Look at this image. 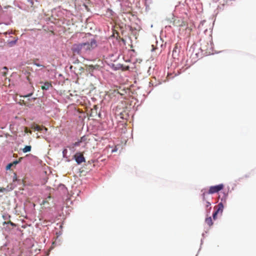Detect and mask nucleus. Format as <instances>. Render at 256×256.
<instances>
[{"label":"nucleus","instance_id":"obj_37","mask_svg":"<svg viewBox=\"0 0 256 256\" xmlns=\"http://www.w3.org/2000/svg\"><path fill=\"white\" fill-rule=\"evenodd\" d=\"M7 246V243H5V244H4V246Z\"/></svg>","mask_w":256,"mask_h":256},{"label":"nucleus","instance_id":"obj_36","mask_svg":"<svg viewBox=\"0 0 256 256\" xmlns=\"http://www.w3.org/2000/svg\"><path fill=\"white\" fill-rule=\"evenodd\" d=\"M70 159L68 158H66V162H70Z\"/></svg>","mask_w":256,"mask_h":256},{"label":"nucleus","instance_id":"obj_3","mask_svg":"<svg viewBox=\"0 0 256 256\" xmlns=\"http://www.w3.org/2000/svg\"><path fill=\"white\" fill-rule=\"evenodd\" d=\"M224 188V184H220L218 185L210 186V187L209 190H208V193L210 194L218 193L220 191L223 190Z\"/></svg>","mask_w":256,"mask_h":256},{"label":"nucleus","instance_id":"obj_14","mask_svg":"<svg viewBox=\"0 0 256 256\" xmlns=\"http://www.w3.org/2000/svg\"><path fill=\"white\" fill-rule=\"evenodd\" d=\"M32 150V146H26L24 148H22V152L24 153L30 152Z\"/></svg>","mask_w":256,"mask_h":256},{"label":"nucleus","instance_id":"obj_23","mask_svg":"<svg viewBox=\"0 0 256 256\" xmlns=\"http://www.w3.org/2000/svg\"><path fill=\"white\" fill-rule=\"evenodd\" d=\"M12 164V166H14V165L16 166L18 164L20 163V160H14L13 162H11Z\"/></svg>","mask_w":256,"mask_h":256},{"label":"nucleus","instance_id":"obj_26","mask_svg":"<svg viewBox=\"0 0 256 256\" xmlns=\"http://www.w3.org/2000/svg\"><path fill=\"white\" fill-rule=\"evenodd\" d=\"M34 64L38 67H44V66L39 63L34 62Z\"/></svg>","mask_w":256,"mask_h":256},{"label":"nucleus","instance_id":"obj_40","mask_svg":"<svg viewBox=\"0 0 256 256\" xmlns=\"http://www.w3.org/2000/svg\"><path fill=\"white\" fill-rule=\"evenodd\" d=\"M17 156V154H14V157H16Z\"/></svg>","mask_w":256,"mask_h":256},{"label":"nucleus","instance_id":"obj_28","mask_svg":"<svg viewBox=\"0 0 256 256\" xmlns=\"http://www.w3.org/2000/svg\"><path fill=\"white\" fill-rule=\"evenodd\" d=\"M17 184H20L21 183H22L23 182V180H22L20 179H19V178H18V180L16 181V182Z\"/></svg>","mask_w":256,"mask_h":256},{"label":"nucleus","instance_id":"obj_10","mask_svg":"<svg viewBox=\"0 0 256 256\" xmlns=\"http://www.w3.org/2000/svg\"><path fill=\"white\" fill-rule=\"evenodd\" d=\"M206 210L207 213V215H208L210 212L212 210L211 206V202L208 201H206Z\"/></svg>","mask_w":256,"mask_h":256},{"label":"nucleus","instance_id":"obj_2","mask_svg":"<svg viewBox=\"0 0 256 256\" xmlns=\"http://www.w3.org/2000/svg\"><path fill=\"white\" fill-rule=\"evenodd\" d=\"M72 159L75 160L77 164L78 165L86 162L84 156L80 152H76L73 156Z\"/></svg>","mask_w":256,"mask_h":256},{"label":"nucleus","instance_id":"obj_9","mask_svg":"<svg viewBox=\"0 0 256 256\" xmlns=\"http://www.w3.org/2000/svg\"><path fill=\"white\" fill-rule=\"evenodd\" d=\"M228 192H222V196L220 198V201H221L220 202L226 203L227 198H228Z\"/></svg>","mask_w":256,"mask_h":256},{"label":"nucleus","instance_id":"obj_32","mask_svg":"<svg viewBox=\"0 0 256 256\" xmlns=\"http://www.w3.org/2000/svg\"><path fill=\"white\" fill-rule=\"evenodd\" d=\"M36 130H40V126H36Z\"/></svg>","mask_w":256,"mask_h":256},{"label":"nucleus","instance_id":"obj_31","mask_svg":"<svg viewBox=\"0 0 256 256\" xmlns=\"http://www.w3.org/2000/svg\"><path fill=\"white\" fill-rule=\"evenodd\" d=\"M116 150H117L116 148H114V149L112 150V153L114 152H116Z\"/></svg>","mask_w":256,"mask_h":256},{"label":"nucleus","instance_id":"obj_38","mask_svg":"<svg viewBox=\"0 0 256 256\" xmlns=\"http://www.w3.org/2000/svg\"><path fill=\"white\" fill-rule=\"evenodd\" d=\"M202 236L203 237V238H204V233H202Z\"/></svg>","mask_w":256,"mask_h":256},{"label":"nucleus","instance_id":"obj_42","mask_svg":"<svg viewBox=\"0 0 256 256\" xmlns=\"http://www.w3.org/2000/svg\"><path fill=\"white\" fill-rule=\"evenodd\" d=\"M14 188H10L11 190H13Z\"/></svg>","mask_w":256,"mask_h":256},{"label":"nucleus","instance_id":"obj_13","mask_svg":"<svg viewBox=\"0 0 256 256\" xmlns=\"http://www.w3.org/2000/svg\"><path fill=\"white\" fill-rule=\"evenodd\" d=\"M205 222L209 226H211L213 224V222L210 216L207 218L205 220Z\"/></svg>","mask_w":256,"mask_h":256},{"label":"nucleus","instance_id":"obj_20","mask_svg":"<svg viewBox=\"0 0 256 256\" xmlns=\"http://www.w3.org/2000/svg\"><path fill=\"white\" fill-rule=\"evenodd\" d=\"M18 177H17V174L16 172H14V176H13V177H12V181L14 182H16V181L18 180Z\"/></svg>","mask_w":256,"mask_h":256},{"label":"nucleus","instance_id":"obj_17","mask_svg":"<svg viewBox=\"0 0 256 256\" xmlns=\"http://www.w3.org/2000/svg\"><path fill=\"white\" fill-rule=\"evenodd\" d=\"M68 150L66 148H64L62 150V156L64 158H67V153H68Z\"/></svg>","mask_w":256,"mask_h":256},{"label":"nucleus","instance_id":"obj_39","mask_svg":"<svg viewBox=\"0 0 256 256\" xmlns=\"http://www.w3.org/2000/svg\"><path fill=\"white\" fill-rule=\"evenodd\" d=\"M4 24L6 25H8V24H10V23L9 22H6V23H5Z\"/></svg>","mask_w":256,"mask_h":256},{"label":"nucleus","instance_id":"obj_21","mask_svg":"<svg viewBox=\"0 0 256 256\" xmlns=\"http://www.w3.org/2000/svg\"><path fill=\"white\" fill-rule=\"evenodd\" d=\"M12 166H12V164L11 162H10V163L6 165V170H10V168H12Z\"/></svg>","mask_w":256,"mask_h":256},{"label":"nucleus","instance_id":"obj_27","mask_svg":"<svg viewBox=\"0 0 256 256\" xmlns=\"http://www.w3.org/2000/svg\"><path fill=\"white\" fill-rule=\"evenodd\" d=\"M33 94V93L32 92H30V93H29L24 96H23L24 97H25V98H26V97H30V96H31Z\"/></svg>","mask_w":256,"mask_h":256},{"label":"nucleus","instance_id":"obj_24","mask_svg":"<svg viewBox=\"0 0 256 256\" xmlns=\"http://www.w3.org/2000/svg\"><path fill=\"white\" fill-rule=\"evenodd\" d=\"M81 142H85L86 140V138L85 136H82L80 138V139L79 140Z\"/></svg>","mask_w":256,"mask_h":256},{"label":"nucleus","instance_id":"obj_12","mask_svg":"<svg viewBox=\"0 0 256 256\" xmlns=\"http://www.w3.org/2000/svg\"><path fill=\"white\" fill-rule=\"evenodd\" d=\"M59 188L62 190L64 194H66L68 192L66 187L63 184H60L59 185Z\"/></svg>","mask_w":256,"mask_h":256},{"label":"nucleus","instance_id":"obj_33","mask_svg":"<svg viewBox=\"0 0 256 256\" xmlns=\"http://www.w3.org/2000/svg\"><path fill=\"white\" fill-rule=\"evenodd\" d=\"M6 190L5 188H4L3 189H0V192H2L3 191H4V190Z\"/></svg>","mask_w":256,"mask_h":256},{"label":"nucleus","instance_id":"obj_35","mask_svg":"<svg viewBox=\"0 0 256 256\" xmlns=\"http://www.w3.org/2000/svg\"><path fill=\"white\" fill-rule=\"evenodd\" d=\"M24 158L22 157H21L18 160H20V162H21L22 160Z\"/></svg>","mask_w":256,"mask_h":256},{"label":"nucleus","instance_id":"obj_22","mask_svg":"<svg viewBox=\"0 0 256 256\" xmlns=\"http://www.w3.org/2000/svg\"><path fill=\"white\" fill-rule=\"evenodd\" d=\"M13 34L12 32V31H10V30H8V31L3 33L4 35L5 36H6L8 34L10 35V34Z\"/></svg>","mask_w":256,"mask_h":256},{"label":"nucleus","instance_id":"obj_25","mask_svg":"<svg viewBox=\"0 0 256 256\" xmlns=\"http://www.w3.org/2000/svg\"><path fill=\"white\" fill-rule=\"evenodd\" d=\"M176 50L174 49L172 51V56L174 58H175V56H176Z\"/></svg>","mask_w":256,"mask_h":256},{"label":"nucleus","instance_id":"obj_29","mask_svg":"<svg viewBox=\"0 0 256 256\" xmlns=\"http://www.w3.org/2000/svg\"><path fill=\"white\" fill-rule=\"evenodd\" d=\"M27 1L30 3V4H31V6H32L34 2V1L32 0H27Z\"/></svg>","mask_w":256,"mask_h":256},{"label":"nucleus","instance_id":"obj_11","mask_svg":"<svg viewBox=\"0 0 256 256\" xmlns=\"http://www.w3.org/2000/svg\"><path fill=\"white\" fill-rule=\"evenodd\" d=\"M201 192H202V200L206 201V195L209 194H210L208 193V191H207L206 188H202L201 190Z\"/></svg>","mask_w":256,"mask_h":256},{"label":"nucleus","instance_id":"obj_19","mask_svg":"<svg viewBox=\"0 0 256 256\" xmlns=\"http://www.w3.org/2000/svg\"><path fill=\"white\" fill-rule=\"evenodd\" d=\"M219 212L218 210H215L212 214V218L214 220H216L217 218V216Z\"/></svg>","mask_w":256,"mask_h":256},{"label":"nucleus","instance_id":"obj_30","mask_svg":"<svg viewBox=\"0 0 256 256\" xmlns=\"http://www.w3.org/2000/svg\"><path fill=\"white\" fill-rule=\"evenodd\" d=\"M94 66L92 65L90 66V69L92 70V71L94 70Z\"/></svg>","mask_w":256,"mask_h":256},{"label":"nucleus","instance_id":"obj_7","mask_svg":"<svg viewBox=\"0 0 256 256\" xmlns=\"http://www.w3.org/2000/svg\"><path fill=\"white\" fill-rule=\"evenodd\" d=\"M18 38H14L13 40H7V44L9 47L12 48L13 47L17 42Z\"/></svg>","mask_w":256,"mask_h":256},{"label":"nucleus","instance_id":"obj_16","mask_svg":"<svg viewBox=\"0 0 256 256\" xmlns=\"http://www.w3.org/2000/svg\"><path fill=\"white\" fill-rule=\"evenodd\" d=\"M81 143L82 142H80V140H78V142H75L72 144V148L80 146Z\"/></svg>","mask_w":256,"mask_h":256},{"label":"nucleus","instance_id":"obj_4","mask_svg":"<svg viewBox=\"0 0 256 256\" xmlns=\"http://www.w3.org/2000/svg\"><path fill=\"white\" fill-rule=\"evenodd\" d=\"M3 228L8 232H10L16 224L11 221L4 222L2 224Z\"/></svg>","mask_w":256,"mask_h":256},{"label":"nucleus","instance_id":"obj_6","mask_svg":"<svg viewBox=\"0 0 256 256\" xmlns=\"http://www.w3.org/2000/svg\"><path fill=\"white\" fill-rule=\"evenodd\" d=\"M109 66L112 68V70H120L123 66V65L120 64H114L113 63H111L110 64H109Z\"/></svg>","mask_w":256,"mask_h":256},{"label":"nucleus","instance_id":"obj_15","mask_svg":"<svg viewBox=\"0 0 256 256\" xmlns=\"http://www.w3.org/2000/svg\"><path fill=\"white\" fill-rule=\"evenodd\" d=\"M224 202H220L218 204V209L216 210H218V212H222V211H223V209H224V204H223Z\"/></svg>","mask_w":256,"mask_h":256},{"label":"nucleus","instance_id":"obj_34","mask_svg":"<svg viewBox=\"0 0 256 256\" xmlns=\"http://www.w3.org/2000/svg\"><path fill=\"white\" fill-rule=\"evenodd\" d=\"M203 238L201 239V240H200V245H202V243H203Z\"/></svg>","mask_w":256,"mask_h":256},{"label":"nucleus","instance_id":"obj_5","mask_svg":"<svg viewBox=\"0 0 256 256\" xmlns=\"http://www.w3.org/2000/svg\"><path fill=\"white\" fill-rule=\"evenodd\" d=\"M60 8L58 7L53 8L52 10V16L54 17V16H60V13L61 12L60 10Z\"/></svg>","mask_w":256,"mask_h":256},{"label":"nucleus","instance_id":"obj_18","mask_svg":"<svg viewBox=\"0 0 256 256\" xmlns=\"http://www.w3.org/2000/svg\"><path fill=\"white\" fill-rule=\"evenodd\" d=\"M2 218L5 220H8L10 218V216L8 214H5L2 216Z\"/></svg>","mask_w":256,"mask_h":256},{"label":"nucleus","instance_id":"obj_8","mask_svg":"<svg viewBox=\"0 0 256 256\" xmlns=\"http://www.w3.org/2000/svg\"><path fill=\"white\" fill-rule=\"evenodd\" d=\"M40 83L44 84V85L42 86V89L43 90H49L50 88L52 87V86L51 84L48 82H41Z\"/></svg>","mask_w":256,"mask_h":256},{"label":"nucleus","instance_id":"obj_1","mask_svg":"<svg viewBox=\"0 0 256 256\" xmlns=\"http://www.w3.org/2000/svg\"><path fill=\"white\" fill-rule=\"evenodd\" d=\"M97 38L96 35H93L90 33L86 34L82 38V42L72 45L71 50L73 54L82 58L90 54L98 46Z\"/></svg>","mask_w":256,"mask_h":256},{"label":"nucleus","instance_id":"obj_41","mask_svg":"<svg viewBox=\"0 0 256 256\" xmlns=\"http://www.w3.org/2000/svg\"><path fill=\"white\" fill-rule=\"evenodd\" d=\"M98 116H99V117H100V114H98Z\"/></svg>","mask_w":256,"mask_h":256}]
</instances>
